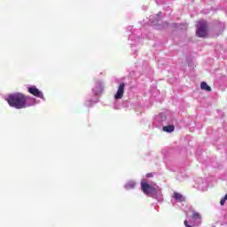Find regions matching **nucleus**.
I'll use <instances>...</instances> for the list:
<instances>
[{
	"mask_svg": "<svg viewBox=\"0 0 227 227\" xmlns=\"http://www.w3.org/2000/svg\"><path fill=\"white\" fill-rule=\"evenodd\" d=\"M141 188L145 194L150 196L153 200H156L158 203H162L164 201V197L162 196V190L160 189L157 185H150L146 183V179H142Z\"/></svg>",
	"mask_w": 227,
	"mask_h": 227,
	"instance_id": "1",
	"label": "nucleus"
},
{
	"mask_svg": "<svg viewBox=\"0 0 227 227\" xmlns=\"http://www.w3.org/2000/svg\"><path fill=\"white\" fill-rule=\"evenodd\" d=\"M104 93V82L102 80H96L92 88V95L84 103L86 107H93L98 102V96Z\"/></svg>",
	"mask_w": 227,
	"mask_h": 227,
	"instance_id": "2",
	"label": "nucleus"
},
{
	"mask_svg": "<svg viewBox=\"0 0 227 227\" xmlns=\"http://www.w3.org/2000/svg\"><path fill=\"white\" fill-rule=\"evenodd\" d=\"M5 100L10 107H13L14 109H24V94L20 92L9 94Z\"/></svg>",
	"mask_w": 227,
	"mask_h": 227,
	"instance_id": "3",
	"label": "nucleus"
},
{
	"mask_svg": "<svg viewBox=\"0 0 227 227\" xmlns=\"http://www.w3.org/2000/svg\"><path fill=\"white\" fill-rule=\"evenodd\" d=\"M185 196L180 192H175L171 199V203L176 208H181L184 212H187L189 206H187V201H185Z\"/></svg>",
	"mask_w": 227,
	"mask_h": 227,
	"instance_id": "4",
	"label": "nucleus"
},
{
	"mask_svg": "<svg viewBox=\"0 0 227 227\" xmlns=\"http://www.w3.org/2000/svg\"><path fill=\"white\" fill-rule=\"evenodd\" d=\"M184 212H192V214L190 219L191 224L192 225L189 224V221L185 220L184 223L185 227H198L201 225V215L194 210V207H192V206H189L187 211Z\"/></svg>",
	"mask_w": 227,
	"mask_h": 227,
	"instance_id": "5",
	"label": "nucleus"
},
{
	"mask_svg": "<svg viewBox=\"0 0 227 227\" xmlns=\"http://www.w3.org/2000/svg\"><path fill=\"white\" fill-rule=\"evenodd\" d=\"M125 94V82H121L117 87V92L115 93L114 98V109H120L121 105L118 103V100H121L123 98V95Z\"/></svg>",
	"mask_w": 227,
	"mask_h": 227,
	"instance_id": "6",
	"label": "nucleus"
},
{
	"mask_svg": "<svg viewBox=\"0 0 227 227\" xmlns=\"http://www.w3.org/2000/svg\"><path fill=\"white\" fill-rule=\"evenodd\" d=\"M128 42H129V45H130L131 47L132 51L134 52V54H136L137 52V49H136V47H137V45H139L141 42V37L137 35V33H136V30H133L131 32V34L128 38Z\"/></svg>",
	"mask_w": 227,
	"mask_h": 227,
	"instance_id": "7",
	"label": "nucleus"
},
{
	"mask_svg": "<svg viewBox=\"0 0 227 227\" xmlns=\"http://www.w3.org/2000/svg\"><path fill=\"white\" fill-rule=\"evenodd\" d=\"M162 22V12H160L157 14L151 15L149 17L148 25L153 27H156V29H160V23Z\"/></svg>",
	"mask_w": 227,
	"mask_h": 227,
	"instance_id": "8",
	"label": "nucleus"
},
{
	"mask_svg": "<svg viewBox=\"0 0 227 227\" xmlns=\"http://www.w3.org/2000/svg\"><path fill=\"white\" fill-rule=\"evenodd\" d=\"M196 35L199 38H207L208 35V27L207 26V21H199Z\"/></svg>",
	"mask_w": 227,
	"mask_h": 227,
	"instance_id": "9",
	"label": "nucleus"
},
{
	"mask_svg": "<svg viewBox=\"0 0 227 227\" xmlns=\"http://www.w3.org/2000/svg\"><path fill=\"white\" fill-rule=\"evenodd\" d=\"M166 122V114L161 113L158 115H155L153 120V129H162L164 127V123Z\"/></svg>",
	"mask_w": 227,
	"mask_h": 227,
	"instance_id": "10",
	"label": "nucleus"
},
{
	"mask_svg": "<svg viewBox=\"0 0 227 227\" xmlns=\"http://www.w3.org/2000/svg\"><path fill=\"white\" fill-rule=\"evenodd\" d=\"M195 189L198 191H207L208 190V181L206 178L199 177L195 180V184L193 185Z\"/></svg>",
	"mask_w": 227,
	"mask_h": 227,
	"instance_id": "11",
	"label": "nucleus"
},
{
	"mask_svg": "<svg viewBox=\"0 0 227 227\" xmlns=\"http://www.w3.org/2000/svg\"><path fill=\"white\" fill-rule=\"evenodd\" d=\"M28 93L30 95H33L34 97H36L37 98H41L42 100L45 101V97L43 96V92L42 90H38L36 86L33 85L27 88Z\"/></svg>",
	"mask_w": 227,
	"mask_h": 227,
	"instance_id": "12",
	"label": "nucleus"
},
{
	"mask_svg": "<svg viewBox=\"0 0 227 227\" xmlns=\"http://www.w3.org/2000/svg\"><path fill=\"white\" fill-rule=\"evenodd\" d=\"M24 101V106L23 109H26V107H33V106H36L40 102V100H36V98L29 96L24 95L23 97Z\"/></svg>",
	"mask_w": 227,
	"mask_h": 227,
	"instance_id": "13",
	"label": "nucleus"
},
{
	"mask_svg": "<svg viewBox=\"0 0 227 227\" xmlns=\"http://www.w3.org/2000/svg\"><path fill=\"white\" fill-rule=\"evenodd\" d=\"M226 27V25H224V23H219L215 28V37L219 36V35H222L223 34V31H224Z\"/></svg>",
	"mask_w": 227,
	"mask_h": 227,
	"instance_id": "14",
	"label": "nucleus"
},
{
	"mask_svg": "<svg viewBox=\"0 0 227 227\" xmlns=\"http://www.w3.org/2000/svg\"><path fill=\"white\" fill-rule=\"evenodd\" d=\"M161 129H162L163 132H167L168 134H171V132H175L174 125L163 126Z\"/></svg>",
	"mask_w": 227,
	"mask_h": 227,
	"instance_id": "15",
	"label": "nucleus"
},
{
	"mask_svg": "<svg viewBox=\"0 0 227 227\" xmlns=\"http://www.w3.org/2000/svg\"><path fill=\"white\" fill-rule=\"evenodd\" d=\"M136 187V182L135 181H129L125 184L124 189L127 191H130V189H134Z\"/></svg>",
	"mask_w": 227,
	"mask_h": 227,
	"instance_id": "16",
	"label": "nucleus"
},
{
	"mask_svg": "<svg viewBox=\"0 0 227 227\" xmlns=\"http://www.w3.org/2000/svg\"><path fill=\"white\" fill-rule=\"evenodd\" d=\"M200 88H201V90H204L205 91H212V88H210V86H208L207 82H202L200 83Z\"/></svg>",
	"mask_w": 227,
	"mask_h": 227,
	"instance_id": "17",
	"label": "nucleus"
},
{
	"mask_svg": "<svg viewBox=\"0 0 227 227\" xmlns=\"http://www.w3.org/2000/svg\"><path fill=\"white\" fill-rule=\"evenodd\" d=\"M164 10L166 12V15L168 16L171 15V12H173V9H171L169 6H165Z\"/></svg>",
	"mask_w": 227,
	"mask_h": 227,
	"instance_id": "18",
	"label": "nucleus"
},
{
	"mask_svg": "<svg viewBox=\"0 0 227 227\" xmlns=\"http://www.w3.org/2000/svg\"><path fill=\"white\" fill-rule=\"evenodd\" d=\"M168 1L171 0H155L156 4L160 5V4H164L165 3H168Z\"/></svg>",
	"mask_w": 227,
	"mask_h": 227,
	"instance_id": "19",
	"label": "nucleus"
},
{
	"mask_svg": "<svg viewBox=\"0 0 227 227\" xmlns=\"http://www.w3.org/2000/svg\"><path fill=\"white\" fill-rule=\"evenodd\" d=\"M227 201V193L225 194L224 197L222 198V200H220V205L223 207L224 206V203H226Z\"/></svg>",
	"mask_w": 227,
	"mask_h": 227,
	"instance_id": "20",
	"label": "nucleus"
},
{
	"mask_svg": "<svg viewBox=\"0 0 227 227\" xmlns=\"http://www.w3.org/2000/svg\"><path fill=\"white\" fill-rule=\"evenodd\" d=\"M153 177V173H147L146 174V178H152Z\"/></svg>",
	"mask_w": 227,
	"mask_h": 227,
	"instance_id": "21",
	"label": "nucleus"
},
{
	"mask_svg": "<svg viewBox=\"0 0 227 227\" xmlns=\"http://www.w3.org/2000/svg\"><path fill=\"white\" fill-rule=\"evenodd\" d=\"M142 10H144V12H146L148 10V6L143 5L142 6Z\"/></svg>",
	"mask_w": 227,
	"mask_h": 227,
	"instance_id": "22",
	"label": "nucleus"
},
{
	"mask_svg": "<svg viewBox=\"0 0 227 227\" xmlns=\"http://www.w3.org/2000/svg\"><path fill=\"white\" fill-rule=\"evenodd\" d=\"M132 29H134V27L132 26H129L127 27V31L132 32Z\"/></svg>",
	"mask_w": 227,
	"mask_h": 227,
	"instance_id": "23",
	"label": "nucleus"
},
{
	"mask_svg": "<svg viewBox=\"0 0 227 227\" xmlns=\"http://www.w3.org/2000/svg\"><path fill=\"white\" fill-rule=\"evenodd\" d=\"M153 207H157V204H153Z\"/></svg>",
	"mask_w": 227,
	"mask_h": 227,
	"instance_id": "24",
	"label": "nucleus"
},
{
	"mask_svg": "<svg viewBox=\"0 0 227 227\" xmlns=\"http://www.w3.org/2000/svg\"><path fill=\"white\" fill-rule=\"evenodd\" d=\"M158 64L160 65V60L158 61Z\"/></svg>",
	"mask_w": 227,
	"mask_h": 227,
	"instance_id": "25",
	"label": "nucleus"
},
{
	"mask_svg": "<svg viewBox=\"0 0 227 227\" xmlns=\"http://www.w3.org/2000/svg\"><path fill=\"white\" fill-rule=\"evenodd\" d=\"M174 26H176V23H174Z\"/></svg>",
	"mask_w": 227,
	"mask_h": 227,
	"instance_id": "26",
	"label": "nucleus"
}]
</instances>
